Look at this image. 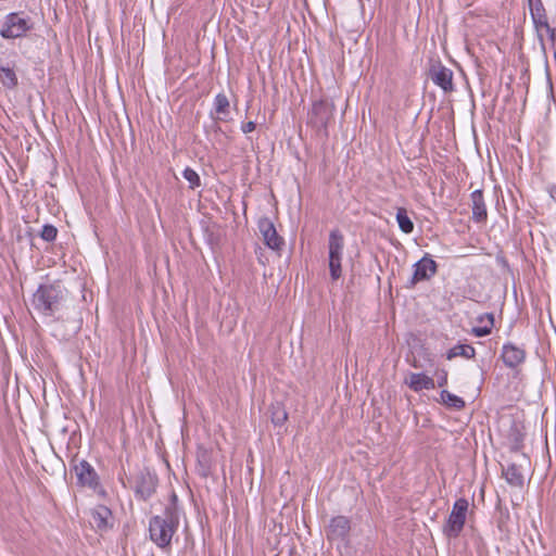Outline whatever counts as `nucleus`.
I'll return each mask as SVG.
<instances>
[{
    "label": "nucleus",
    "mask_w": 556,
    "mask_h": 556,
    "mask_svg": "<svg viewBox=\"0 0 556 556\" xmlns=\"http://www.w3.org/2000/svg\"><path fill=\"white\" fill-rule=\"evenodd\" d=\"M179 527V516L172 511L152 516L149 520V538L161 549L169 552L172 540Z\"/></svg>",
    "instance_id": "1"
},
{
    "label": "nucleus",
    "mask_w": 556,
    "mask_h": 556,
    "mask_svg": "<svg viewBox=\"0 0 556 556\" xmlns=\"http://www.w3.org/2000/svg\"><path fill=\"white\" fill-rule=\"evenodd\" d=\"M66 296V290L60 283H42L33 295L34 308L45 315L53 316L58 312Z\"/></svg>",
    "instance_id": "2"
},
{
    "label": "nucleus",
    "mask_w": 556,
    "mask_h": 556,
    "mask_svg": "<svg viewBox=\"0 0 556 556\" xmlns=\"http://www.w3.org/2000/svg\"><path fill=\"white\" fill-rule=\"evenodd\" d=\"M34 28L31 18L24 12H11L4 16L0 27V36L3 39L23 38Z\"/></svg>",
    "instance_id": "3"
},
{
    "label": "nucleus",
    "mask_w": 556,
    "mask_h": 556,
    "mask_svg": "<svg viewBox=\"0 0 556 556\" xmlns=\"http://www.w3.org/2000/svg\"><path fill=\"white\" fill-rule=\"evenodd\" d=\"M469 503L465 497L455 501L452 511L450 513L445 523L443 525V534L448 539H456L462 533Z\"/></svg>",
    "instance_id": "4"
},
{
    "label": "nucleus",
    "mask_w": 556,
    "mask_h": 556,
    "mask_svg": "<svg viewBox=\"0 0 556 556\" xmlns=\"http://www.w3.org/2000/svg\"><path fill=\"white\" fill-rule=\"evenodd\" d=\"M334 104L327 100H320L313 104L308 115V124L318 132L327 136L329 123L333 119Z\"/></svg>",
    "instance_id": "5"
},
{
    "label": "nucleus",
    "mask_w": 556,
    "mask_h": 556,
    "mask_svg": "<svg viewBox=\"0 0 556 556\" xmlns=\"http://www.w3.org/2000/svg\"><path fill=\"white\" fill-rule=\"evenodd\" d=\"M134 483L136 497L146 502L156 492L159 478L149 468L144 467L136 473Z\"/></svg>",
    "instance_id": "6"
},
{
    "label": "nucleus",
    "mask_w": 556,
    "mask_h": 556,
    "mask_svg": "<svg viewBox=\"0 0 556 556\" xmlns=\"http://www.w3.org/2000/svg\"><path fill=\"white\" fill-rule=\"evenodd\" d=\"M325 531L328 541L345 542L350 535L351 520L342 515L332 517Z\"/></svg>",
    "instance_id": "7"
},
{
    "label": "nucleus",
    "mask_w": 556,
    "mask_h": 556,
    "mask_svg": "<svg viewBox=\"0 0 556 556\" xmlns=\"http://www.w3.org/2000/svg\"><path fill=\"white\" fill-rule=\"evenodd\" d=\"M257 228L263 237L264 243L274 251H280L285 245V240L278 235L276 227L269 217H261L257 222Z\"/></svg>",
    "instance_id": "8"
},
{
    "label": "nucleus",
    "mask_w": 556,
    "mask_h": 556,
    "mask_svg": "<svg viewBox=\"0 0 556 556\" xmlns=\"http://www.w3.org/2000/svg\"><path fill=\"white\" fill-rule=\"evenodd\" d=\"M437 271V263L429 255H425L414 264V273L407 287L413 288L420 281L429 280Z\"/></svg>",
    "instance_id": "9"
},
{
    "label": "nucleus",
    "mask_w": 556,
    "mask_h": 556,
    "mask_svg": "<svg viewBox=\"0 0 556 556\" xmlns=\"http://www.w3.org/2000/svg\"><path fill=\"white\" fill-rule=\"evenodd\" d=\"M429 77L444 92L447 93L454 90L453 72L440 62L431 64L429 68Z\"/></svg>",
    "instance_id": "10"
},
{
    "label": "nucleus",
    "mask_w": 556,
    "mask_h": 556,
    "mask_svg": "<svg viewBox=\"0 0 556 556\" xmlns=\"http://www.w3.org/2000/svg\"><path fill=\"white\" fill-rule=\"evenodd\" d=\"M74 471L80 485L88 486L92 490L100 486L99 476L87 460L81 459L74 466Z\"/></svg>",
    "instance_id": "11"
},
{
    "label": "nucleus",
    "mask_w": 556,
    "mask_h": 556,
    "mask_svg": "<svg viewBox=\"0 0 556 556\" xmlns=\"http://www.w3.org/2000/svg\"><path fill=\"white\" fill-rule=\"evenodd\" d=\"M90 515L93 526L99 532H108L114 526V518L112 510L102 504H99L90 509Z\"/></svg>",
    "instance_id": "12"
},
{
    "label": "nucleus",
    "mask_w": 556,
    "mask_h": 556,
    "mask_svg": "<svg viewBox=\"0 0 556 556\" xmlns=\"http://www.w3.org/2000/svg\"><path fill=\"white\" fill-rule=\"evenodd\" d=\"M501 357L506 367L514 369L525 362L526 351L511 342H507L503 345Z\"/></svg>",
    "instance_id": "13"
},
{
    "label": "nucleus",
    "mask_w": 556,
    "mask_h": 556,
    "mask_svg": "<svg viewBox=\"0 0 556 556\" xmlns=\"http://www.w3.org/2000/svg\"><path fill=\"white\" fill-rule=\"evenodd\" d=\"M532 22H533L534 28L536 30L538 39H539V42H540V46H541V49L543 50V52H545V42H544V38L542 35V30L545 29L546 33L548 34V37L553 45L554 59L556 61V28L551 27L548 20H547V15L544 17L534 18V20H532Z\"/></svg>",
    "instance_id": "14"
},
{
    "label": "nucleus",
    "mask_w": 556,
    "mask_h": 556,
    "mask_svg": "<svg viewBox=\"0 0 556 556\" xmlns=\"http://www.w3.org/2000/svg\"><path fill=\"white\" fill-rule=\"evenodd\" d=\"M405 384L409 387L415 392H420L422 390H432L435 388V382L433 378L427 376L422 372H410L409 377L405 379Z\"/></svg>",
    "instance_id": "15"
},
{
    "label": "nucleus",
    "mask_w": 556,
    "mask_h": 556,
    "mask_svg": "<svg viewBox=\"0 0 556 556\" xmlns=\"http://www.w3.org/2000/svg\"><path fill=\"white\" fill-rule=\"evenodd\" d=\"M344 237L339 229H332L329 233L328 249L329 261H342Z\"/></svg>",
    "instance_id": "16"
},
{
    "label": "nucleus",
    "mask_w": 556,
    "mask_h": 556,
    "mask_svg": "<svg viewBox=\"0 0 556 556\" xmlns=\"http://www.w3.org/2000/svg\"><path fill=\"white\" fill-rule=\"evenodd\" d=\"M472 201V219L482 223L486 219L488 213L481 189H477L471 193Z\"/></svg>",
    "instance_id": "17"
},
{
    "label": "nucleus",
    "mask_w": 556,
    "mask_h": 556,
    "mask_svg": "<svg viewBox=\"0 0 556 556\" xmlns=\"http://www.w3.org/2000/svg\"><path fill=\"white\" fill-rule=\"evenodd\" d=\"M503 476L509 485L515 488L523 486L525 479L520 465L514 463L509 464L506 468H503Z\"/></svg>",
    "instance_id": "18"
},
{
    "label": "nucleus",
    "mask_w": 556,
    "mask_h": 556,
    "mask_svg": "<svg viewBox=\"0 0 556 556\" xmlns=\"http://www.w3.org/2000/svg\"><path fill=\"white\" fill-rule=\"evenodd\" d=\"M201 228L204 232L205 241L211 248H214L219 243L220 232L219 226L216 223L202 220Z\"/></svg>",
    "instance_id": "19"
},
{
    "label": "nucleus",
    "mask_w": 556,
    "mask_h": 556,
    "mask_svg": "<svg viewBox=\"0 0 556 556\" xmlns=\"http://www.w3.org/2000/svg\"><path fill=\"white\" fill-rule=\"evenodd\" d=\"M457 356H462L468 359L473 358L476 356V350L472 345L469 344H456L446 352V358L448 361Z\"/></svg>",
    "instance_id": "20"
},
{
    "label": "nucleus",
    "mask_w": 556,
    "mask_h": 556,
    "mask_svg": "<svg viewBox=\"0 0 556 556\" xmlns=\"http://www.w3.org/2000/svg\"><path fill=\"white\" fill-rule=\"evenodd\" d=\"M440 403L445 405L447 408H453V409H457V410L463 409L466 405L465 401L460 396L455 395V394L448 392L447 390L441 391Z\"/></svg>",
    "instance_id": "21"
},
{
    "label": "nucleus",
    "mask_w": 556,
    "mask_h": 556,
    "mask_svg": "<svg viewBox=\"0 0 556 556\" xmlns=\"http://www.w3.org/2000/svg\"><path fill=\"white\" fill-rule=\"evenodd\" d=\"M270 419L275 426H282L288 419V413L281 403L270 405Z\"/></svg>",
    "instance_id": "22"
},
{
    "label": "nucleus",
    "mask_w": 556,
    "mask_h": 556,
    "mask_svg": "<svg viewBox=\"0 0 556 556\" xmlns=\"http://www.w3.org/2000/svg\"><path fill=\"white\" fill-rule=\"evenodd\" d=\"M396 220L400 229L405 233H410L414 230V223L408 217L407 212L404 207L397 208Z\"/></svg>",
    "instance_id": "23"
},
{
    "label": "nucleus",
    "mask_w": 556,
    "mask_h": 556,
    "mask_svg": "<svg viewBox=\"0 0 556 556\" xmlns=\"http://www.w3.org/2000/svg\"><path fill=\"white\" fill-rule=\"evenodd\" d=\"M484 316L486 317V324L482 326L472 327L471 329V333L475 337L482 338L489 336L492 331V328L494 326V315L492 313H484Z\"/></svg>",
    "instance_id": "24"
},
{
    "label": "nucleus",
    "mask_w": 556,
    "mask_h": 556,
    "mask_svg": "<svg viewBox=\"0 0 556 556\" xmlns=\"http://www.w3.org/2000/svg\"><path fill=\"white\" fill-rule=\"evenodd\" d=\"M0 81L8 88H14L17 85V77L12 68L0 65Z\"/></svg>",
    "instance_id": "25"
},
{
    "label": "nucleus",
    "mask_w": 556,
    "mask_h": 556,
    "mask_svg": "<svg viewBox=\"0 0 556 556\" xmlns=\"http://www.w3.org/2000/svg\"><path fill=\"white\" fill-rule=\"evenodd\" d=\"M229 100L225 93H218L214 100V110L217 114L224 117L229 114Z\"/></svg>",
    "instance_id": "26"
},
{
    "label": "nucleus",
    "mask_w": 556,
    "mask_h": 556,
    "mask_svg": "<svg viewBox=\"0 0 556 556\" xmlns=\"http://www.w3.org/2000/svg\"><path fill=\"white\" fill-rule=\"evenodd\" d=\"M528 3L532 20L546 16V10L542 0H528Z\"/></svg>",
    "instance_id": "27"
},
{
    "label": "nucleus",
    "mask_w": 556,
    "mask_h": 556,
    "mask_svg": "<svg viewBox=\"0 0 556 556\" xmlns=\"http://www.w3.org/2000/svg\"><path fill=\"white\" fill-rule=\"evenodd\" d=\"M58 236V229L55 226L47 224L42 227V230L40 232L41 239H43L47 242H52L56 239Z\"/></svg>",
    "instance_id": "28"
},
{
    "label": "nucleus",
    "mask_w": 556,
    "mask_h": 556,
    "mask_svg": "<svg viewBox=\"0 0 556 556\" xmlns=\"http://www.w3.org/2000/svg\"><path fill=\"white\" fill-rule=\"evenodd\" d=\"M172 511L175 516H179V507H178V496L175 492H172L169 496V502L165 506L163 511Z\"/></svg>",
    "instance_id": "29"
},
{
    "label": "nucleus",
    "mask_w": 556,
    "mask_h": 556,
    "mask_svg": "<svg viewBox=\"0 0 556 556\" xmlns=\"http://www.w3.org/2000/svg\"><path fill=\"white\" fill-rule=\"evenodd\" d=\"M329 270L332 280H338L342 275L341 261H329Z\"/></svg>",
    "instance_id": "30"
},
{
    "label": "nucleus",
    "mask_w": 556,
    "mask_h": 556,
    "mask_svg": "<svg viewBox=\"0 0 556 556\" xmlns=\"http://www.w3.org/2000/svg\"><path fill=\"white\" fill-rule=\"evenodd\" d=\"M438 376V387L442 388L447 384V371L445 369H440L437 371Z\"/></svg>",
    "instance_id": "31"
},
{
    "label": "nucleus",
    "mask_w": 556,
    "mask_h": 556,
    "mask_svg": "<svg viewBox=\"0 0 556 556\" xmlns=\"http://www.w3.org/2000/svg\"><path fill=\"white\" fill-rule=\"evenodd\" d=\"M185 178L189 181L191 189L200 186V176H185Z\"/></svg>",
    "instance_id": "32"
},
{
    "label": "nucleus",
    "mask_w": 556,
    "mask_h": 556,
    "mask_svg": "<svg viewBox=\"0 0 556 556\" xmlns=\"http://www.w3.org/2000/svg\"><path fill=\"white\" fill-rule=\"evenodd\" d=\"M256 125L254 122H247V123H243L241 125V130L244 132V134H249L251 131H253L255 129Z\"/></svg>",
    "instance_id": "33"
},
{
    "label": "nucleus",
    "mask_w": 556,
    "mask_h": 556,
    "mask_svg": "<svg viewBox=\"0 0 556 556\" xmlns=\"http://www.w3.org/2000/svg\"><path fill=\"white\" fill-rule=\"evenodd\" d=\"M199 473H200V476H201V477L206 478V477H208V475H210V468H208L207 466H203V465L200 463Z\"/></svg>",
    "instance_id": "34"
},
{
    "label": "nucleus",
    "mask_w": 556,
    "mask_h": 556,
    "mask_svg": "<svg viewBox=\"0 0 556 556\" xmlns=\"http://www.w3.org/2000/svg\"><path fill=\"white\" fill-rule=\"evenodd\" d=\"M521 448V439L516 438L515 443L511 445V451L518 452Z\"/></svg>",
    "instance_id": "35"
},
{
    "label": "nucleus",
    "mask_w": 556,
    "mask_h": 556,
    "mask_svg": "<svg viewBox=\"0 0 556 556\" xmlns=\"http://www.w3.org/2000/svg\"><path fill=\"white\" fill-rule=\"evenodd\" d=\"M477 321H478L479 324H483V325H485V324H486V317L484 316V314L479 315V316L477 317Z\"/></svg>",
    "instance_id": "36"
},
{
    "label": "nucleus",
    "mask_w": 556,
    "mask_h": 556,
    "mask_svg": "<svg viewBox=\"0 0 556 556\" xmlns=\"http://www.w3.org/2000/svg\"><path fill=\"white\" fill-rule=\"evenodd\" d=\"M182 174L189 175V174H197V173H195L193 169H191V168L187 167V168L182 172Z\"/></svg>",
    "instance_id": "37"
},
{
    "label": "nucleus",
    "mask_w": 556,
    "mask_h": 556,
    "mask_svg": "<svg viewBox=\"0 0 556 556\" xmlns=\"http://www.w3.org/2000/svg\"><path fill=\"white\" fill-rule=\"evenodd\" d=\"M412 366L415 367V368H419L420 367L416 361L413 362Z\"/></svg>",
    "instance_id": "38"
},
{
    "label": "nucleus",
    "mask_w": 556,
    "mask_h": 556,
    "mask_svg": "<svg viewBox=\"0 0 556 556\" xmlns=\"http://www.w3.org/2000/svg\"><path fill=\"white\" fill-rule=\"evenodd\" d=\"M12 182L17 184L18 182V176H15V179H10Z\"/></svg>",
    "instance_id": "39"
}]
</instances>
